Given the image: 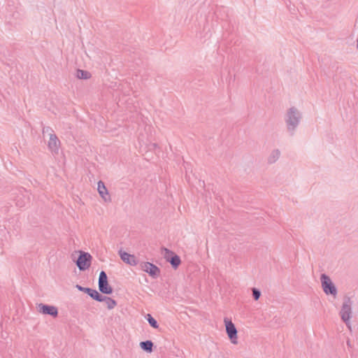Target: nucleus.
<instances>
[{"label": "nucleus", "instance_id": "obj_1", "mask_svg": "<svg viewBox=\"0 0 358 358\" xmlns=\"http://www.w3.org/2000/svg\"><path fill=\"white\" fill-rule=\"evenodd\" d=\"M302 119L301 113L294 106L289 108L285 116V122L288 132L291 136L294 134V131L299 126Z\"/></svg>", "mask_w": 358, "mask_h": 358}, {"label": "nucleus", "instance_id": "obj_2", "mask_svg": "<svg viewBox=\"0 0 358 358\" xmlns=\"http://www.w3.org/2000/svg\"><path fill=\"white\" fill-rule=\"evenodd\" d=\"M352 301H351L350 297L345 296L341 310L339 313L342 321L348 327L349 329H350V326L349 324L350 320L352 317Z\"/></svg>", "mask_w": 358, "mask_h": 358}, {"label": "nucleus", "instance_id": "obj_3", "mask_svg": "<svg viewBox=\"0 0 358 358\" xmlns=\"http://www.w3.org/2000/svg\"><path fill=\"white\" fill-rule=\"evenodd\" d=\"M320 280L324 292L327 295H332L334 297H336L337 288L332 282L329 276L325 273H322L320 276Z\"/></svg>", "mask_w": 358, "mask_h": 358}, {"label": "nucleus", "instance_id": "obj_4", "mask_svg": "<svg viewBox=\"0 0 358 358\" xmlns=\"http://www.w3.org/2000/svg\"><path fill=\"white\" fill-rule=\"evenodd\" d=\"M77 260L75 262L80 271H85L91 266L92 259V255L89 252L80 251Z\"/></svg>", "mask_w": 358, "mask_h": 358}, {"label": "nucleus", "instance_id": "obj_5", "mask_svg": "<svg viewBox=\"0 0 358 358\" xmlns=\"http://www.w3.org/2000/svg\"><path fill=\"white\" fill-rule=\"evenodd\" d=\"M98 285L101 294H111L113 292V287L108 283L107 274L104 271H101L99 273Z\"/></svg>", "mask_w": 358, "mask_h": 358}, {"label": "nucleus", "instance_id": "obj_6", "mask_svg": "<svg viewBox=\"0 0 358 358\" xmlns=\"http://www.w3.org/2000/svg\"><path fill=\"white\" fill-rule=\"evenodd\" d=\"M224 322L226 328L227 334L233 344L238 343V331L235 324L232 322L231 320L228 317H224Z\"/></svg>", "mask_w": 358, "mask_h": 358}, {"label": "nucleus", "instance_id": "obj_7", "mask_svg": "<svg viewBox=\"0 0 358 358\" xmlns=\"http://www.w3.org/2000/svg\"><path fill=\"white\" fill-rule=\"evenodd\" d=\"M140 268L148 273L152 278H157L160 275V268L152 263L142 262L139 264Z\"/></svg>", "mask_w": 358, "mask_h": 358}, {"label": "nucleus", "instance_id": "obj_8", "mask_svg": "<svg viewBox=\"0 0 358 358\" xmlns=\"http://www.w3.org/2000/svg\"><path fill=\"white\" fill-rule=\"evenodd\" d=\"M163 250L164 251V256L166 261L169 262L174 269L178 268L181 264L180 257L169 249L163 248Z\"/></svg>", "mask_w": 358, "mask_h": 358}, {"label": "nucleus", "instance_id": "obj_9", "mask_svg": "<svg viewBox=\"0 0 358 358\" xmlns=\"http://www.w3.org/2000/svg\"><path fill=\"white\" fill-rule=\"evenodd\" d=\"M38 312L43 315H48L53 317L58 316V309L54 306L39 303L38 305Z\"/></svg>", "mask_w": 358, "mask_h": 358}, {"label": "nucleus", "instance_id": "obj_10", "mask_svg": "<svg viewBox=\"0 0 358 358\" xmlns=\"http://www.w3.org/2000/svg\"><path fill=\"white\" fill-rule=\"evenodd\" d=\"M60 145V141L57 138L55 134H50V139L48 141L49 150L55 154L58 153L59 147Z\"/></svg>", "mask_w": 358, "mask_h": 358}, {"label": "nucleus", "instance_id": "obj_11", "mask_svg": "<svg viewBox=\"0 0 358 358\" xmlns=\"http://www.w3.org/2000/svg\"><path fill=\"white\" fill-rule=\"evenodd\" d=\"M119 253L121 259L126 264L131 266H136L138 264L136 257L134 255H130L128 252L122 250H120Z\"/></svg>", "mask_w": 358, "mask_h": 358}, {"label": "nucleus", "instance_id": "obj_12", "mask_svg": "<svg viewBox=\"0 0 358 358\" xmlns=\"http://www.w3.org/2000/svg\"><path fill=\"white\" fill-rule=\"evenodd\" d=\"M97 190L101 196V197L106 201L110 202L111 201V198L109 195L108 191L105 186V184L103 181L99 180L98 182V187Z\"/></svg>", "mask_w": 358, "mask_h": 358}, {"label": "nucleus", "instance_id": "obj_13", "mask_svg": "<svg viewBox=\"0 0 358 358\" xmlns=\"http://www.w3.org/2000/svg\"><path fill=\"white\" fill-rule=\"evenodd\" d=\"M87 294H88L92 299L99 302H102V299H103V295L92 288H89Z\"/></svg>", "mask_w": 358, "mask_h": 358}, {"label": "nucleus", "instance_id": "obj_14", "mask_svg": "<svg viewBox=\"0 0 358 358\" xmlns=\"http://www.w3.org/2000/svg\"><path fill=\"white\" fill-rule=\"evenodd\" d=\"M140 347L145 352L150 353L153 351L154 344L152 341L147 340L145 341H141L140 343Z\"/></svg>", "mask_w": 358, "mask_h": 358}, {"label": "nucleus", "instance_id": "obj_15", "mask_svg": "<svg viewBox=\"0 0 358 358\" xmlns=\"http://www.w3.org/2000/svg\"><path fill=\"white\" fill-rule=\"evenodd\" d=\"M280 152L278 149L273 150L268 157V163L271 164L275 163L280 157Z\"/></svg>", "mask_w": 358, "mask_h": 358}, {"label": "nucleus", "instance_id": "obj_16", "mask_svg": "<svg viewBox=\"0 0 358 358\" xmlns=\"http://www.w3.org/2000/svg\"><path fill=\"white\" fill-rule=\"evenodd\" d=\"M103 299H102V302L103 301L106 303L107 308L109 310L114 308L117 306V302L113 299L106 296H103Z\"/></svg>", "mask_w": 358, "mask_h": 358}, {"label": "nucleus", "instance_id": "obj_17", "mask_svg": "<svg viewBox=\"0 0 358 358\" xmlns=\"http://www.w3.org/2000/svg\"><path fill=\"white\" fill-rule=\"evenodd\" d=\"M76 76L79 79H89L91 77V73L85 70L78 69Z\"/></svg>", "mask_w": 358, "mask_h": 358}, {"label": "nucleus", "instance_id": "obj_18", "mask_svg": "<svg viewBox=\"0 0 358 358\" xmlns=\"http://www.w3.org/2000/svg\"><path fill=\"white\" fill-rule=\"evenodd\" d=\"M145 317L152 328L157 329L159 327L157 321L150 313H148Z\"/></svg>", "mask_w": 358, "mask_h": 358}, {"label": "nucleus", "instance_id": "obj_19", "mask_svg": "<svg viewBox=\"0 0 358 358\" xmlns=\"http://www.w3.org/2000/svg\"><path fill=\"white\" fill-rule=\"evenodd\" d=\"M252 297L255 301H257L261 296V292L259 289L253 287L252 289Z\"/></svg>", "mask_w": 358, "mask_h": 358}, {"label": "nucleus", "instance_id": "obj_20", "mask_svg": "<svg viewBox=\"0 0 358 358\" xmlns=\"http://www.w3.org/2000/svg\"><path fill=\"white\" fill-rule=\"evenodd\" d=\"M42 131L43 135L46 133L48 134L49 135L50 134H55L54 131L50 127H43Z\"/></svg>", "mask_w": 358, "mask_h": 358}, {"label": "nucleus", "instance_id": "obj_21", "mask_svg": "<svg viewBox=\"0 0 358 358\" xmlns=\"http://www.w3.org/2000/svg\"><path fill=\"white\" fill-rule=\"evenodd\" d=\"M76 287L79 290V291H81V292H83L85 293H87V290H89V288L90 287H84L80 285H76Z\"/></svg>", "mask_w": 358, "mask_h": 358}]
</instances>
